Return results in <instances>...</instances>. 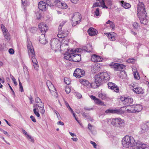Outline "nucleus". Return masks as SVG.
Returning a JSON list of instances; mask_svg holds the SVG:
<instances>
[{
    "instance_id": "1",
    "label": "nucleus",
    "mask_w": 149,
    "mask_h": 149,
    "mask_svg": "<svg viewBox=\"0 0 149 149\" xmlns=\"http://www.w3.org/2000/svg\"><path fill=\"white\" fill-rule=\"evenodd\" d=\"M122 144L123 147L126 148L130 147L131 149H148V145L142 142L135 141L133 137L126 136L122 139Z\"/></svg>"
},
{
    "instance_id": "2",
    "label": "nucleus",
    "mask_w": 149,
    "mask_h": 149,
    "mask_svg": "<svg viewBox=\"0 0 149 149\" xmlns=\"http://www.w3.org/2000/svg\"><path fill=\"white\" fill-rule=\"evenodd\" d=\"M69 50H68V54H66L67 56H64L65 59L74 62H78L81 61V57L80 54H77L78 53L81 52V49H77L74 50L71 49L70 52H69Z\"/></svg>"
},
{
    "instance_id": "3",
    "label": "nucleus",
    "mask_w": 149,
    "mask_h": 149,
    "mask_svg": "<svg viewBox=\"0 0 149 149\" xmlns=\"http://www.w3.org/2000/svg\"><path fill=\"white\" fill-rule=\"evenodd\" d=\"M27 48L29 55L31 58L34 69L38 70L39 68V65L37 60L35 58V53L31 42H29L27 45Z\"/></svg>"
},
{
    "instance_id": "4",
    "label": "nucleus",
    "mask_w": 149,
    "mask_h": 149,
    "mask_svg": "<svg viewBox=\"0 0 149 149\" xmlns=\"http://www.w3.org/2000/svg\"><path fill=\"white\" fill-rule=\"evenodd\" d=\"M65 42V40L63 39L62 40V43H61L58 39L54 38L51 40L50 45L52 49L54 50L55 52L60 51V48L64 50V49L63 48L64 44H63V42Z\"/></svg>"
},
{
    "instance_id": "5",
    "label": "nucleus",
    "mask_w": 149,
    "mask_h": 149,
    "mask_svg": "<svg viewBox=\"0 0 149 149\" xmlns=\"http://www.w3.org/2000/svg\"><path fill=\"white\" fill-rule=\"evenodd\" d=\"M102 74L101 72L96 74L95 76V82L91 84L89 83V85H88V88L91 87L93 88H95L100 86L102 84Z\"/></svg>"
},
{
    "instance_id": "6",
    "label": "nucleus",
    "mask_w": 149,
    "mask_h": 149,
    "mask_svg": "<svg viewBox=\"0 0 149 149\" xmlns=\"http://www.w3.org/2000/svg\"><path fill=\"white\" fill-rule=\"evenodd\" d=\"M138 16L141 23L145 25H147L148 21L146 18L147 17V13L145 10V8H143V9H141L140 12H139L138 10H137Z\"/></svg>"
},
{
    "instance_id": "7",
    "label": "nucleus",
    "mask_w": 149,
    "mask_h": 149,
    "mask_svg": "<svg viewBox=\"0 0 149 149\" xmlns=\"http://www.w3.org/2000/svg\"><path fill=\"white\" fill-rule=\"evenodd\" d=\"M81 17L80 14L78 12L74 13L71 19L72 26H75L80 22Z\"/></svg>"
},
{
    "instance_id": "8",
    "label": "nucleus",
    "mask_w": 149,
    "mask_h": 149,
    "mask_svg": "<svg viewBox=\"0 0 149 149\" xmlns=\"http://www.w3.org/2000/svg\"><path fill=\"white\" fill-rule=\"evenodd\" d=\"M131 108L127 109V110L129 112L135 113L136 112H139L142 109L141 105L139 104L132 105L130 106Z\"/></svg>"
},
{
    "instance_id": "9",
    "label": "nucleus",
    "mask_w": 149,
    "mask_h": 149,
    "mask_svg": "<svg viewBox=\"0 0 149 149\" xmlns=\"http://www.w3.org/2000/svg\"><path fill=\"white\" fill-rule=\"evenodd\" d=\"M119 118H107L105 120L109 124H111L115 127L117 126V124L119 121Z\"/></svg>"
},
{
    "instance_id": "10",
    "label": "nucleus",
    "mask_w": 149,
    "mask_h": 149,
    "mask_svg": "<svg viewBox=\"0 0 149 149\" xmlns=\"http://www.w3.org/2000/svg\"><path fill=\"white\" fill-rule=\"evenodd\" d=\"M85 74L84 71L79 68H77L74 71L73 75L77 78H79L84 76Z\"/></svg>"
},
{
    "instance_id": "11",
    "label": "nucleus",
    "mask_w": 149,
    "mask_h": 149,
    "mask_svg": "<svg viewBox=\"0 0 149 149\" xmlns=\"http://www.w3.org/2000/svg\"><path fill=\"white\" fill-rule=\"evenodd\" d=\"M107 85L109 88L114 91L116 92H119V87L115 84L111 82H109L108 83Z\"/></svg>"
},
{
    "instance_id": "12",
    "label": "nucleus",
    "mask_w": 149,
    "mask_h": 149,
    "mask_svg": "<svg viewBox=\"0 0 149 149\" xmlns=\"http://www.w3.org/2000/svg\"><path fill=\"white\" fill-rule=\"evenodd\" d=\"M1 28L3 32L4 36L5 38L8 40H9L10 39V36L8 30L4 26L1 24Z\"/></svg>"
},
{
    "instance_id": "13",
    "label": "nucleus",
    "mask_w": 149,
    "mask_h": 149,
    "mask_svg": "<svg viewBox=\"0 0 149 149\" xmlns=\"http://www.w3.org/2000/svg\"><path fill=\"white\" fill-rule=\"evenodd\" d=\"M39 29L43 33L45 32L48 30V27L47 25L43 23H40L39 25Z\"/></svg>"
},
{
    "instance_id": "14",
    "label": "nucleus",
    "mask_w": 149,
    "mask_h": 149,
    "mask_svg": "<svg viewBox=\"0 0 149 149\" xmlns=\"http://www.w3.org/2000/svg\"><path fill=\"white\" fill-rule=\"evenodd\" d=\"M123 111L120 109H109L106 111L105 113H115L117 114H120L122 113Z\"/></svg>"
},
{
    "instance_id": "15",
    "label": "nucleus",
    "mask_w": 149,
    "mask_h": 149,
    "mask_svg": "<svg viewBox=\"0 0 149 149\" xmlns=\"http://www.w3.org/2000/svg\"><path fill=\"white\" fill-rule=\"evenodd\" d=\"M38 7L42 11H45L47 9V3L43 1H40L38 4Z\"/></svg>"
},
{
    "instance_id": "16",
    "label": "nucleus",
    "mask_w": 149,
    "mask_h": 149,
    "mask_svg": "<svg viewBox=\"0 0 149 149\" xmlns=\"http://www.w3.org/2000/svg\"><path fill=\"white\" fill-rule=\"evenodd\" d=\"M91 60L93 62H98L102 61L101 57L96 54L91 56Z\"/></svg>"
},
{
    "instance_id": "17",
    "label": "nucleus",
    "mask_w": 149,
    "mask_h": 149,
    "mask_svg": "<svg viewBox=\"0 0 149 149\" xmlns=\"http://www.w3.org/2000/svg\"><path fill=\"white\" fill-rule=\"evenodd\" d=\"M114 67L116 68L117 70L118 71H121L123 72L125 68V66L123 64L119 63H115Z\"/></svg>"
},
{
    "instance_id": "18",
    "label": "nucleus",
    "mask_w": 149,
    "mask_h": 149,
    "mask_svg": "<svg viewBox=\"0 0 149 149\" xmlns=\"http://www.w3.org/2000/svg\"><path fill=\"white\" fill-rule=\"evenodd\" d=\"M88 33L90 36L95 35L97 33V31L93 27H90L88 30Z\"/></svg>"
},
{
    "instance_id": "19",
    "label": "nucleus",
    "mask_w": 149,
    "mask_h": 149,
    "mask_svg": "<svg viewBox=\"0 0 149 149\" xmlns=\"http://www.w3.org/2000/svg\"><path fill=\"white\" fill-rule=\"evenodd\" d=\"M90 97L91 99L94 101L95 103L98 104L102 105V102L99 99L96 98L93 95H91L90 96Z\"/></svg>"
},
{
    "instance_id": "20",
    "label": "nucleus",
    "mask_w": 149,
    "mask_h": 149,
    "mask_svg": "<svg viewBox=\"0 0 149 149\" xmlns=\"http://www.w3.org/2000/svg\"><path fill=\"white\" fill-rule=\"evenodd\" d=\"M110 78L109 74L107 72H103V81L107 82L109 80Z\"/></svg>"
},
{
    "instance_id": "21",
    "label": "nucleus",
    "mask_w": 149,
    "mask_h": 149,
    "mask_svg": "<svg viewBox=\"0 0 149 149\" xmlns=\"http://www.w3.org/2000/svg\"><path fill=\"white\" fill-rule=\"evenodd\" d=\"M133 102V100L132 98L130 97H126L125 100L123 104L125 105H126L127 106H128L129 105L132 104Z\"/></svg>"
},
{
    "instance_id": "22",
    "label": "nucleus",
    "mask_w": 149,
    "mask_h": 149,
    "mask_svg": "<svg viewBox=\"0 0 149 149\" xmlns=\"http://www.w3.org/2000/svg\"><path fill=\"white\" fill-rule=\"evenodd\" d=\"M63 44H64V46H63V48L64 49V50L61 48H60V50H63L65 51V55L67 56L66 54H68L69 53V52H68V50H70L69 52H70V50H71V49H68V46L67 42V43H63Z\"/></svg>"
},
{
    "instance_id": "23",
    "label": "nucleus",
    "mask_w": 149,
    "mask_h": 149,
    "mask_svg": "<svg viewBox=\"0 0 149 149\" xmlns=\"http://www.w3.org/2000/svg\"><path fill=\"white\" fill-rule=\"evenodd\" d=\"M39 41L42 44H45L47 42V40L45 39V35L43 33L40 36Z\"/></svg>"
},
{
    "instance_id": "24",
    "label": "nucleus",
    "mask_w": 149,
    "mask_h": 149,
    "mask_svg": "<svg viewBox=\"0 0 149 149\" xmlns=\"http://www.w3.org/2000/svg\"><path fill=\"white\" fill-rule=\"evenodd\" d=\"M68 33L67 32L60 31L58 33L57 36L59 38H63L66 37Z\"/></svg>"
},
{
    "instance_id": "25",
    "label": "nucleus",
    "mask_w": 149,
    "mask_h": 149,
    "mask_svg": "<svg viewBox=\"0 0 149 149\" xmlns=\"http://www.w3.org/2000/svg\"><path fill=\"white\" fill-rule=\"evenodd\" d=\"M125 125L124 121V120L119 118V121L117 124V126L116 127L121 128L124 127Z\"/></svg>"
},
{
    "instance_id": "26",
    "label": "nucleus",
    "mask_w": 149,
    "mask_h": 149,
    "mask_svg": "<svg viewBox=\"0 0 149 149\" xmlns=\"http://www.w3.org/2000/svg\"><path fill=\"white\" fill-rule=\"evenodd\" d=\"M145 8L143 3L142 2L139 1L137 5V10H138L139 12H140L141 11V9H143V8Z\"/></svg>"
},
{
    "instance_id": "27",
    "label": "nucleus",
    "mask_w": 149,
    "mask_h": 149,
    "mask_svg": "<svg viewBox=\"0 0 149 149\" xmlns=\"http://www.w3.org/2000/svg\"><path fill=\"white\" fill-rule=\"evenodd\" d=\"M56 1V0H48L47 1V5L50 7L55 6Z\"/></svg>"
},
{
    "instance_id": "28",
    "label": "nucleus",
    "mask_w": 149,
    "mask_h": 149,
    "mask_svg": "<svg viewBox=\"0 0 149 149\" xmlns=\"http://www.w3.org/2000/svg\"><path fill=\"white\" fill-rule=\"evenodd\" d=\"M79 82L80 83L84 86H86L88 88V85H89V83L88 81L86 79H80L79 80Z\"/></svg>"
},
{
    "instance_id": "29",
    "label": "nucleus",
    "mask_w": 149,
    "mask_h": 149,
    "mask_svg": "<svg viewBox=\"0 0 149 149\" xmlns=\"http://www.w3.org/2000/svg\"><path fill=\"white\" fill-rule=\"evenodd\" d=\"M104 34L106 35L110 40L112 41H114L115 40V37L112 34L110 33H104Z\"/></svg>"
},
{
    "instance_id": "30",
    "label": "nucleus",
    "mask_w": 149,
    "mask_h": 149,
    "mask_svg": "<svg viewBox=\"0 0 149 149\" xmlns=\"http://www.w3.org/2000/svg\"><path fill=\"white\" fill-rule=\"evenodd\" d=\"M97 2L95 3L93 5V7L101 6L102 7V0H97Z\"/></svg>"
},
{
    "instance_id": "31",
    "label": "nucleus",
    "mask_w": 149,
    "mask_h": 149,
    "mask_svg": "<svg viewBox=\"0 0 149 149\" xmlns=\"http://www.w3.org/2000/svg\"><path fill=\"white\" fill-rule=\"evenodd\" d=\"M35 102L37 106L38 107L41 106V104H44L41 99L38 97H36L35 99Z\"/></svg>"
},
{
    "instance_id": "32",
    "label": "nucleus",
    "mask_w": 149,
    "mask_h": 149,
    "mask_svg": "<svg viewBox=\"0 0 149 149\" xmlns=\"http://www.w3.org/2000/svg\"><path fill=\"white\" fill-rule=\"evenodd\" d=\"M121 3L122 6L125 9L128 8L131 6L130 5L129 3L125 2L123 1H121Z\"/></svg>"
},
{
    "instance_id": "33",
    "label": "nucleus",
    "mask_w": 149,
    "mask_h": 149,
    "mask_svg": "<svg viewBox=\"0 0 149 149\" xmlns=\"http://www.w3.org/2000/svg\"><path fill=\"white\" fill-rule=\"evenodd\" d=\"M106 24H109L110 25V27L111 28H112V30H113L114 29V27L115 26L114 24V23L112 22L110 20H108L107 22H106Z\"/></svg>"
},
{
    "instance_id": "34",
    "label": "nucleus",
    "mask_w": 149,
    "mask_h": 149,
    "mask_svg": "<svg viewBox=\"0 0 149 149\" xmlns=\"http://www.w3.org/2000/svg\"><path fill=\"white\" fill-rule=\"evenodd\" d=\"M44 105L41 104V106H40L38 107L39 108V109L40 110V112L42 114H44L45 112V110L44 109Z\"/></svg>"
},
{
    "instance_id": "35",
    "label": "nucleus",
    "mask_w": 149,
    "mask_h": 149,
    "mask_svg": "<svg viewBox=\"0 0 149 149\" xmlns=\"http://www.w3.org/2000/svg\"><path fill=\"white\" fill-rule=\"evenodd\" d=\"M33 112L37 117H39L40 116V115L38 112V109L34 108L33 110Z\"/></svg>"
},
{
    "instance_id": "36",
    "label": "nucleus",
    "mask_w": 149,
    "mask_h": 149,
    "mask_svg": "<svg viewBox=\"0 0 149 149\" xmlns=\"http://www.w3.org/2000/svg\"><path fill=\"white\" fill-rule=\"evenodd\" d=\"M134 78L137 79L139 80L140 79V77L139 75V74L138 72L137 71L135 72L134 73Z\"/></svg>"
},
{
    "instance_id": "37",
    "label": "nucleus",
    "mask_w": 149,
    "mask_h": 149,
    "mask_svg": "<svg viewBox=\"0 0 149 149\" xmlns=\"http://www.w3.org/2000/svg\"><path fill=\"white\" fill-rule=\"evenodd\" d=\"M64 81L65 83L68 85H69L70 84L71 81L70 79L67 77L64 78Z\"/></svg>"
},
{
    "instance_id": "38",
    "label": "nucleus",
    "mask_w": 149,
    "mask_h": 149,
    "mask_svg": "<svg viewBox=\"0 0 149 149\" xmlns=\"http://www.w3.org/2000/svg\"><path fill=\"white\" fill-rule=\"evenodd\" d=\"M59 6H60L59 8L61 9H66L68 8L67 5L65 3H62L61 5Z\"/></svg>"
},
{
    "instance_id": "39",
    "label": "nucleus",
    "mask_w": 149,
    "mask_h": 149,
    "mask_svg": "<svg viewBox=\"0 0 149 149\" xmlns=\"http://www.w3.org/2000/svg\"><path fill=\"white\" fill-rule=\"evenodd\" d=\"M104 3L107 6L111 5V0H104Z\"/></svg>"
},
{
    "instance_id": "40",
    "label": "nucleus",
    "mask_w": 149,
    "mask_h": 149,
    "mask_svg": "<svg viewBox=\"0 0 149 149\" xmlns=\"http://www.w3.org/2000/svg\"><path fill=\"white\" fill-rule=\"evenodd\" d=\"M48 88L50 91L54 92L56 91V89L53 85H51L50 87H49Z\"/></svg>"
},
{
    "instance_id": "41",
    "label": "nucleus",
    "mask_w": 149,
    "mask_h": 149,
    "mask_svg": "<svg viewBox=\"0 0 149 149\" xmlns=\"http://www.w3.org/2000/svg\"><path fill=\"white\" fill-rule=\"evenodd\" d=\"M29 141L33 143L34 141V140L33 138L30 135H28V136L26 137Z\"/></svg>"
},
{
    "instance_id": "42",
    "label": "nucleus",
    "mask_w": 149,
    "mask_h": 149,
    "mask_svg": "<svg viewBox=\"0 0 149 149\" xmlns=\"http://www.w3.org/2000/svg\"><path fill=\"white\" fill-rule=\"evenodd\" d=\"M56 6H57L59 8L60 6V5L61 6L62 4V3H61L60 1H56Z\"/></svg>"
},
{
    "instance_id": "43",
    "label": "nucleus",
    "mask_w": 149,
    "mask_h": 149,
    "mask_svg": "<svg viewBox=\"0 0 149 149\" xmlns=\"http://www.w3.org/2000/svg\"><path fill=\"white\" fill-rule=\"evenodd\" d=\"M127 62L129 63H133L135 62V60L133 58H130L127 61Z\"/></svg>"
},
{
    "instance_id": "44",
    "label": "nucleus",
    "mask_w": 149,
    "mask_h": 149,
    "mask_svg": "<svg viewBox=\"0 0 149 149\" xmlns=\"http://www.w3.org/2000/svg\"><path fill=\"white\" fill-rule=\"evenodd\" d=\"M19 88L20 89V91L21 92H22L23 91V87H22V84L21 82L20 81L19 79Z\"/></svg>"
},
{
    "instance_id": "45",
    "label": "nucleus",
    "mask_w": 149,
    "mask_h": 149,
    "mask_svg": "<svg viewBox=\"0 0 149 149\" xmlns=\"http://www.w3.org/2000/svg\"><path fill=\"white\" fill-rule=\"evenodd\" d=\"M144 91L142 88H138V94H143Z\"/></svg>"
},
{
    "instance_id": "46",
    "label": "nucleus",
    "mask_w": 149,
    "mask_h": 149,
    "mask_svg": "<svg viewBox=\"0 0 149 149\" xmlns=\"http://www.w3.org/2000/svg\"><path fill=\"white\" fill-rule=\"evenodd\" d=\"M95 15L96 16H98L99 15V8H97L96 11L95 12Z\"/></svg>"
},
{
    "instance_id": "47",
    "label": "nucleus",
    "mask_w": 149,
    "mask_h": 149,
    "mask_svg": "<svg viewBox=\"0 0 149 149\" xmlns=\"http://www.w3.org/2000/svg\"><path fill=\"white\" fill-rule=\"evenodd\" d=\"M36 16L37 17V18L38 19H40L41 17V14L39 13H36Z\"/></svg>"
},
{
    "instance_id": "48",
    "label": "nucleus",
    "mask_w": 149,
    "mask_h": 149,
    "mask_svg": "<svg viewBox=\"0 0 149 149\" xmlns=\"http://www.w3.org/2000/svg\"><path fill=\"white\" fill-rule=\"evenodd\" d=\"M93 127L89 123L88 125V129L90 131L91 130L93 129Z\"/></svg>"
},
{
    "instance_id": "49",
    "label": "nucleus",
    "mask_w": 149,
    "mask_h": 149,
    "mask_svg": "<svg viewBox=\"0 0 149 149\" xmlns=\"http://www.w3.org/2000/svg\"><path fill=\"white\" fill-rule=\"evenodd\" d=\"M65 91L66 93L68 94L70 92V88L69 87H66L65 88Z\"/></svg>"
},
{
    "instance_id": "50",
    "label": "nucleus",
    "mask_w": 149,
    "mask_h": 149,
    "mask_svg": "<svg viewBox=\"0 0 149 149\" xmlns=\"http://www.w3.org/2000/svg\"><path fill=\"white\" fill-rule=\"evenodd\" d=\"M126 97H125L124 96H121L120 97V100L122 102L123 104L124 103V102L125 100Z\"/></svg>"
},
{
    "instance_id": "51",
    "label": "nucleus",
    "mask_w": 149,
    "mask_h": 149,
    "mask_svg": "<svg viewBox=\"0 0 149 149\" xmlns=\"http://www.w3.org/2000/svg\"><path fill=\"white\" fill-rule=\"evenodd\" d=\"M22 133L24 134V135H25L26 137L28 136V135H29V134L27 133V132H26L23 129H22Z\"/></svg>"
},
{
    "instance_id": "52",
    "label": "nucleus",
    "mask_w": 149,
    "mask_h": 149,
    "mask_svg": "<svg viewBox=\"0 0 149 149\" xmlns=\"http://www.w3.org/2000/svg\"><path fill=\"white\" fill-rule=\"evenodd\" d=\"M109 99V97H108L107 95L106 94H103V100H108Z\"/></svg>"
},
{
    "instance_id": "53",
    "label": "nucleus",
    "mask_w": 149,
    "mask_h": 149,
    "mask_svg": "<svg viewBox=\"0 0 149 149\" xmlns=\"http://www.w3.org/2000/svg\"><path fill=\"white\" fill-rule=\"evenodd\" d=\"M132 25L134 28L136 29L138 26V24L137 22H134Z\"/></svg>"
},
{
    "instance_id": "54",
    "label": "nucleus",
    "mask_w": 149,
    "mask_h": 149,
    "mask_svg": "<svg viewBox=\"0 0 149 149\" xmlns=\"http://www.w3.org/2000/svg\"><path fill=\"white\" fill-rule=\"evenodd\" d=\"M72 113L73 114V116L75 118V120H76V121L79 124H80V123L79 122V121L77 120V118L76 117V114L74 113V112H73V113Z\"/></svg>"
},
{
    "instance_id": "55",
    "label": "nucleus",
    "mask_w": 149,
    "mask_h": 149,
    "mask_svg": "<svg viewBox=\"0 0 149 149\" xmlns=\"http://www.w3.org/2000/svg\"><path fill=\"white\" fill-rule=\"evenodd\" d=\"M47 86L49 88V87H50L51 85H52V84L51 82L50 81H48L47 82Z\"/></svg>"
},
{
    "instance_id": "56",
    "label": "nucleus",
    "mask_w": 149,
    "mask_h": 149,
    "mask_svg": "<svg viewBox=\"0 0 149 149\" xmlns=\"http://www.w3.org/2000/svg\"><path fill=\"white\" fill-rule=\"evenodd\" d=\"M91 143L93 145L94 148H96L97 145L96 143L95 142L93 141H91Z\"/></svg>"
},
{
    "instance_id": "57",
    "label": "nucleus",
    "mask_w": 149,
    "mask_h": 149,
    "mask_svg": "<svg viewBox=\"0 0 149 149\" xmlns=\"http://www.w3.org/2000/svg\"><path fill=\"white\" fill-rule=\"evenodd\" d=\"M30 118L31 119L32 121H33L34 122H36V120L33 116H30Z\"/></svg>"
},
{
    "instance_id": "58",
    "label": "nucleus",
    "mask_w": 149,
    "mask_h": 149,
    "mask_svg": "<svg viewBox=\"0 0 149 149\" xmlns=\"http://www.w3.org/2000/svg\"><path fill=\"white\" fill-rule=\"evenodd\" d=\"M133 91L137 94H138V88H136L133 89Z\"/></svg>"
},
{
    "instance_id": "59",
    "label": "nucleus",
    "mask_w": 149,
    "mask_h": 149,
    "mask_svg": "<svg viewBox=\"0 0 149 149\" xmlns=\"http://www.w3.org/2000/svg\"><path fill=\"white\" fill-rule=\"evenodd\" d=\"M9 52L10 54H13L14 53V50L12 49H10L9 50Z\"/></svg>"
},
{
    "instance_id": "60",
    "label": "nucleus",
    "mask_w": 149,
    "mask_h": 149,
    "mask_svg": "<svg viewBox=\"0 0 149 149\" xmlns=\"http://www.w3.org/2000/svg\"><path fill=\"white\" fill-rule=\"evenodd\" d=\"M12 80L13 81V82H14L15 85V86L17 85V83L16 81V79H15L14 77H13V78H12Z\"/></svg>"
},
{
    "instance_id": "61",
    "label": "nucleus",
    "mask_w": 149,
    "mask_h": 149,
    "mask_svg": "<svg viewBox=\"0 0 149 149\" xmlns=\"http://www.w3.org/2000/svg\"><path fill=\"white\" fill-rule=\"evenodd\" d=\"M76 96L79 98H80L82 96L79 93H78L76 94Z\"/></svg>"
},
{
    "instance_id": "62",
    "label": "nucleus",
    "mask_w": 149,
    "mask_h": 149,
    "mask_svg": "<svg viewBox=\"0 0 149 149\" xmlns=\"http://www.w3.org/2000/svg\"><path fill=\"white\" fill-rule=\"evenodd\" d=\"M29 99L30 101V104H32L33 103V100L32 97H30L29 98Z\"/></svg>"
},
{
    "instance_id": "63",
    "label": "nucleus",
    "mask_w": 149,
    "mask_h": 149,
    "mask_svg": "<svg viewBox=\"0 0 149 149\" xmlns=\"http://www.w3.org/2000/svg\"><path fill=\"white\" fill-rule=\"evenodd\" d=\"M58 125H64L63 123L62 122H61V121H60L58 122L57 123Z\"/></svg>"
},
{
    "instance_id": "64",
    "label": "nucleus",
    "mask_w": 149,
    "mask_h": 149,
    "mask_svg": "<svg viewBox=\"0 0 149 149\" xmlns=\"http://www.w3.org/2000/svg\"><path fill=\"white\" fill-rule=\"evenodd\" d=\"M66 22V21H63L61 22V23L60 24L61 25V26H63L65 24Z\"/></svg>"
}]
</instances>
